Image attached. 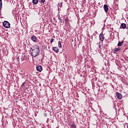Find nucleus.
<instances>
[{
    "instance_id": "1",
    "label": "nucleus",
    "mask_w": 128,
    "mask_h": 128,
    "mask_svg": "<svg viewBox=\"0 0 128 128\" xmlns=\"http://www.w3.org/2000/svg\"><path fill=\"white\" fill-rule=\"evenodd\" d=\"M31 55L32 56L36 58V56L40 54V48L38 46H35L31 48L30 50Z\"/></svg>"
},
{
    "instance_id": "2",
    "label": "nucleus",
    "mask_w": 128,
    "mask_h": 128,
    "mask_svg": "<svg viewBox=\"0 0 128 128\" xmlns=\"http://www.w3.org/2000/svg\"><path fill=\"white\" fill-rule=\"evenodd\" d=\"M3 26L4 28H8L10 26V24L8 21H4L3 22Z\"/></svg>"
},
{
    "instance_id": "3",
    "label": "nucleus",
    "mask_w": 128,
    "mask_h": 128,
    "mask_svg": "<svg viewBox=\"0 0 128 128\" xmlns=\"http://www.w3.org/2000/svg\"><path fill=\"white\" fill-rule=\"evenodd\" d=\"M104 9L105 12H108V4H104Z\"/></svg>"
},
{
    "instance_id": "4",
    "label": "nucleus",
    "mask_w": 128,
    "mask_h": 128,
    "mask_svg": "<svg viewBox=\"0 0 128 128\" xmlns=\"http://www.w3.org/2000/svg\"><path fill=\"white\" fill-rule=\"evenodd\" d=\"M99 38H100V40H101V42H104V34H102V33L100 34Z\"/></svg>"
},
{
    "instance_id": "5",
    "label": "nucleus",
    "mask_w": 128,
    "mask_h": 128,
    "mask_svg": "<svg viewBox=\"0 0 128 128\" xmlns=\"http://www.w3.org/2000/svg\"><path fill=\"white\" fill-rule=\"evenodd\" d=\"M36 69L38 72H42V66H38L36 67Z\"/></svg>"
},
{
    "instance_id": "6",
    "label": "nucleus",
    "mask_w": 128,
    "mask_h": 128,
    "mask_svg": "<svg viewBox=\"0 0 128 128\" xmlns=\"http://www.w3.org/2000/svg\"><path fill=\"white\" fill-rule=\"evenodd\" d=\"M116 96L117 98H118L119 100H122V94L119 92H118L116 94Z\"/></svg>"
},
{
    "instance_id": "7",
    "label": "nucleus",
    "mask_w": 128,
    "mask_h": 128,
    "mask_svg": "<svg viewBox=\"0 0 128 128\" xmlns=\"http://www.w3.org/2000/svg\"><path fill=\"white\" fill-rule=\"evenodd\" d=\"M52 50L56 53L58 52L60 50L58 49V47H53Z\"/></svg>"
},
{
    "instance_id": "8",
    "label": "nucleus",
    "mask_w": 128,
    "mask_h": 128,
    "mask_svg": "<svg viewBox=\"0 0 128 128\" xmlns=\"http://www.w3.org/2000/svg\"><path fill=\"white\" fill-rule=\"evenodd\" d=\"M120 27L122 28H126V24H121V26H120Z\"/></svg>"
},
{
    "instance_id": "9",
    "label": "nucleus",
    "mask_w": 128,
    "mask_h": 128,
    "mask_svg": "<svg viewBox=\"0 0 128 128\" xmlns=\"http://www.w3.org/2000/svg\"><path fill=\"white\" fill-rule=\"evenodd\" d=\"M120 50V48H116L114 50V54H116V52H118Z\"/></svg>"
},
{
    "instance_id": "10",
    "label": "nucleus",
    "mask_w": 128,
    "mask_h": 128,
    "mask_svg": "<svg viewBox=\"0 0 128 128\" xmlns=\"http://www.w3.org/2000/svg\"><path fill=\"white\" fill-rule=\"evenodd\" d=\"M32 2L34 4H38V0H32Z\"/></svg>"
},
{
    "instance_id": "11",
    "label": "nucleus",
    "mask_w": 128,
    "mask_h": 128,
    "mask_svg": "<svg viewBox=\"0 0 128 128\" xmlns=\"http://www.w3.org/2000/svg\"><path fill=\"white\" fill-rule=\"evenodd\" d=\"M31 38L32 42H36V36H32Z\"/></svg>"
},
{
    "instance_id": "12",
    "label": "nucleus",
    "mask_w": 128,
    "mask_h": 128,
    "mask_svg": "<svg viewBox=\"0 0 128 128\" xmlns=\"http://www.w3.org/2000/svg\"><path fill=\"white\" fill-rule=\"evenodd\" d=\"M58 48H62V42L60 41H59L58 42Z\"/></svg>"
},
{
    "instance_id": "13",
    "label": "nucleus",
    "mask_w": 128,
    "mask_h": 128,
    "mask_svg": "<svg viewBox=\"0 0 128 128\" xmlns=\"http://www.w3.org/2000/svg\"><path fill=\"white\" fill-rule=\"evenodd\" d=\"M122 44H124V41L122 42H118V46H122Z\"/></svg>"
},
{
    "instance_id": "14",
    "label": "nucleus",
    "mask_w": 128,
    "mask_h": 128,
    "mask_svg": "<svg viewBox=\"0 0 128 128\" xmlns=\"http://www.w3.org/2000/svg\"><path fill=\"white\" fill-rule=\"evenodd\" d=\"M71 128H76V126L74 124H72Z\"/></svg>"
},
{
    "instance_id": "15",
    "label": "nucleus",
    "mask_w": 128,
    "mask_h": 128,
    "mask_svg": "<svg viewBox=\"0 0 128 128\" xmlns=\"http://www.w3.org/2000/svg\"><path fill=\"white\" fill-rule=\"evenodd\" d=\"M2 0H0V10H2Z\"/></svg>"
},
{
    "instance_id": "16",
    "label": "nucleus",
    "mask_w": 128,
    "mask_h": 128,
    "mask_svg": "<svg viewBox=\"0 0 128 128\" xmlns=\"http://www.w3.org/2000/svg\"><path fill=\"white\" fill-rule=\"evenodd\" d=\"M54 40L52 38L50 40V42L51 44H52V42H54Z\"/></svg>"
},
{
    "instance_id": "17",
    "label": "nucleus",
    "mask_w": 128,
    "mask_h": 128,
    "mask_svg": "<svg viewBox=\"0 0 128 128\" xmlns=\"http://www.w3.org/2000/svg\"><path fill=\"white\" fill-rule=\"evenodd\" d=\"M25 84H26V82H24L22 83V84L21 86H22V88H24V85H25Z\"/></svg>"
},
{
    "instance_id": "18",
    "label": "nucleus",
    "mask_w": 128,
    "mask_h": 128,
    "mask_svg": "<svg viewBox=\"0 0 128 128\" xmlns=\"http://www.w3.org/2000/svg\"><path fill=\"white\" fill-rule=\"evenodd\" d=\"M41 2H42V4L46 2V0H40Z\"/></svg>"
},
{
    "instance_id": "19",
    "label": "nucleus",
    "mask_w": 128,
    "mask_h": 128,
    "mask_svg": "<svg viewBox=\"0 0 128 128\" xmlns=\"http://www.w3.org/2000/svg\"><path fill=\"white\" fill-rule=\"evenodd\" d=\"M58 20H62V17L60 16H58Z\"/></svg>"
},
{
    "instance_id": "20",
    "label": "nucleus",
    "mask_w": 128,
    "mask_h": 128,
    "mask_svg": "<svg viewBox=\"0 0 128 128\" xmlns=\"http://www.w3.org/2000/svg\"><path fill=\"white\" fill-rule=\"evenodd\" d=\"M60 22H62V19H60Z\"/></svg>"
},
{
    "instance_id": "21",
    "label": "nucleus",
    "mask_w": 128,
    "mask_h": 128,
    "mask_svg": "<svg viewBox=\"0 0 128 128\" xmlns=\"http://www.w3.org/2000/svg\"><path fill=\"white\" fill-rule=\"evenodd\" d=\"M99 48H100V44H99Z\"/></svg>"
},
{
    "instance_id": "22",
    "label": "nucleus",
    "mask_w": 128,
    "mask_h": 128,
    "mask_svg": "<svg viewBox=\"0 0 128 128\" xmlns=\"http://www.w3.org/2000/svg\"><path fill=\"white\" fill-rule=\"evenodd\" d=\"M127 128H128V124L127 125Z\"/></svg>"
}]
</instances>
